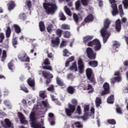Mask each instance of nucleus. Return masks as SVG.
I'll return each mask as SVG.
<instances>
[{
  "label": "nucleus",
  "mask_w": 128,
  "mask_h": 128,
  "mask_svg": "<svg viewBox=\"0 0 128 128\" xmlns=\"http://www.w3.org/2000/svg\"><path fill=\"white\" fill-rule=\"evenodd\" d=\"M94 38V36H86L83 38V42L84 44H86L88 46L94 47V50L95 52H98L102 48V44L100 42L98 39H94L92 41V40Z\"/></svg>",
  "instance_id": "nucleus-1"
},
{
  "label": "nucleus",
  "mask_w": 128,
  "mask_h": 128,
  "mask_svg": "<svg viewBox=\"0 0 128 128\" xmlns=\"http://www.w3.org/2000/svg\"><path fill=\"white\" fill-rule=\"evenodd\" d=\"M110 20L108 19H106L104 22V27L100 31L101 36L103 38L104 44H106L110 38V33L108 32L107 30L108 28H110Z\"/></svg>",
  "instance_id": "nucleus-2"
},
{
  "label": "nucleus",
  "mask_w": 128,
  "mask_h": 128,
  "mask_svg": "<svg viewBox=\"0 0 128 128\" xmlns=\"http://www.w3.org/2000/svg\"><path fill=\"white\" fill-rule=\"evenodd\" d=\"M43 8L48 14H54L58 10V6L56 4L44 2Z\"/></svg>",
  "instance_id": "nucleus-3"
},
{
  "label": "nucleus",
  "mask_w": 128,
  "mask_h": 128,
  "mask_svg": "<svg viewBox=\"0 0 128 128\" xmlns=\"http://www.w3.org/2000/svg\"><path fill=\"white\" fill-rule=\"evenodd\" d=\"M112 14L113 16H118L119 13L120 16L121 18H122L124 14L122 4H120L118 6V5L116 4H112Z\"/></svg>",
  "instance_id": "nucleus-4"
},
{
  "label": "nucleus",
  "mask_w": 128,
  "mask_h": 128,
  "mask_svg": "<svg viewBox=\"0 0 128 128\" xmlns=\"http://www.w3.org/2000/svg\"><path fill=\"white\" fill-rule=\"evenodd\" d=\"M86 76L88 80H90V82L93 84H96L94 76L92 74V68H88L86 70Z\"/></svg>",
  "instance_id": "nucleus-5"
},
{
  "label": "nucleus",
  "mask_w": 128,
  "mask_h": 128,
  "mask_svg": "<svg viewBox=\"0 0 128 128\" xmlns=\"http://www.w3.org/2000/svg\"><path fill=\"white\" fill-rule=\"evenodd\" d=\"M86 54L89 60H96V53L94 52L92 48L90 47L87 48L86 49Z\"/></svg>",
  "instance_id": "nucleus-6"
},
{
  "label": "nucleus",
  "mask_w": 128,
  "mask_h": 128,
  "mask_svg": "<svg viewBox=\"0 0 128 128\" xmlns=\"http://www.w3.org/2000/svg\"><path fill=\"white\" fill-rule=\"evenodd\" d=\"M76 106L72 104H68V108L65 109V112L66 116H72V114L76 110Z\"/></svg>",
  "instance_id": "nucleus-7"
},
{
  "label": "nucleus",
  "mask_w": 128,
  "mask_h": 128,
  "mask_svg": "<svg viewBox=\"0 0 128 128\" xmlns=\"http://www.w3.org/2000/svg\"><path fill=\"white\" fill-rule=\"evenodd\" d=\"M18 58L20 62H30V58L28 56H26V54L24 52H22L20 53L18 56Z\"/></svg>",
  "instance_id": "nucleus-8"
},
{
  "label": "nucleus",
  "mask_w": 128,
  "mask_h": 128,
  "mask_svg": "<svg viewBox=\"0 0 128 128\" xmlns=\"http://www.w3.org/2000/svg\"><path fill=\"white\" fill-rule=\"evenodd\" d=\"M78 64L79 74H82L84 72V64L82 59L80 58L78 60Z\"/></svg>",
  "instance_id": "nucleus-9"
},
{
  "label": "nucleus",
  "mask_w": 128,
  "mask_h": 128,
  "mask_svg": "<svg viewBox=\"0 0 128 128\" xmlns=\"http://www.w3.org/2000/svg\"><path fill=\"white\" fill-rule=\"evenodd\" d=\"M88 112H90V106L86 105L84 106V116L80 117V118H82L83 120H87L88 118V116H90Z\"/></svg>",
  "instance_id": "nucleus-10"
},
{
  "label": "nucleus",
  "mask_w": 128,
  "mask_h": 128,
  "mask_svg": "<svg viewBox=\"0 0 128 128\" xmlns=\"http://www.w3.org/2000/svg\"><path fill=\"white\" fill-rule=\"evenodd\" d=\"M103 88L104 90L102 92L101 94L102 96H106V94H110V84L108 82H105L103 84Z\"/></svg>",
  "instance_id": "nucleus-11"
},
{
  "label": "nucleus",
  "mask_w": 128,
  "mask_h": 128,
  "mask_svg": "<svg viewBox=\"0 0 128 128\" xmlns=\"http://www.w3.org/2000/svg\"><path fill=\"white\" fill-rule=\"evenodd\" d=\"M44 66L42 67L43 70H52V66H50V60L48 58L44 59Z\"/></svg>",
  "instance_id": "nucleus-12"
},
{
  "label": "nucleus",
  "mask_w": 128,
  "mask_h": 128,
  "mask_svg": "<svg viewBox=\"0 0 128 128\" xmlns=\"http://www.w3.org/2000/svg\"><path fill=\"white\" fill-rule=\"evenodd\" d=\"M115 26L116 32H120L122 30V22H120V20L118 19L116 21Z\"/></svg>",
  "instance_id": "nucleus-13"
},
{
  "label": "nucleus",
  "mask_w": 128,
  "mask_h": 128,
  "mask_svg": "<svg viewBox=\"0 0 128 128\" xmlns=\"http://www.w3.org/2000/svg\"><path fill=\"white\" fill-rule=\"evenodd\" d=\"M51 42L53 48H58L60 42V38L56 37L55 39H53L51 40Z\"/></svg>",
  "instance_id": "nucleus-14"
},
{
  "label": "nucleus",
  "mask_w": 128,
  "mask_h": 128,
  "mask_svg": "<svg viewBox=\"0 0 128 128\" xmlns=\"http://www.w3.org/2000/svg\"><path fill=\"white\" fill-rule=\"evenodd\" d=\"M32 127L33 128H46L44 126H42V124L40 122H36V121L34 122H31Z\"/></svg>",
  "instance_id": "nucleus-15"
},
{
  "label": "nucleus",
  "mask_w": 128,
  "mask_h": 128,
  "mask_svg": "<svg viewBox=\"0 0 128 128\" xmlns=\"http://www.w3.org/2000/svg\"><path fill=\"white\" fill-rule=\"evenodd\" d=\"M4 122H5L4 128H14L12 126H13L12 123V122H10V120H8V118H6L4 120Z\"/></svg>",
  "instance_id": "nucleus-16"
},
{
  "label": "nucleus",
  "mask_w": 128,
  "mask_h": 128,
  "mask_svg": "<svg viewBox=\"0 0 128 128\" xmlns=\"http://www.w3.org/2000/svg\"><path fill=\"white\" fill-rule=\"evenodd\" d=\"M42 74L44 78H48V76H50L49 78H54V76L52 75V74H50V72H48L42 71Z\"/></svg>",
  "instance_id": "nucleus-17"
},
{
  "label": "nucleus",
  "mask_w": 128,
  "mask_h": 128,
  "mask_svg": "<svg viewBox=\"0 0 128 128\" xmlns=\"http://www.w3.org/2000/svg\"><path fill=\"white\" fill-rule=\"evenodd\" d=\"M66 92L70 94H74L76 92V88L72 86H69L66 88Z\"/></svg>",
  "instance_id": "nucleus-18"
},
{
  "label": "nucleus",
  "mask_w": 128,
  "mask_h": 128,
  "mask_svg": "<svg viewBox=\"0 0 128 128\" xmlns=\"http://www.w3.org/2000/svg\"><path fill=\"white\" fill-rule=\"evenodd\" d=\"M94 20V16L91 14H89L85 18L84 22H92Z\"/></svg>",
  "instance_id": "nucleus-19"
},
{
  "label": "nucleus",
  "mask_w": 128,
  "mask_h": 128,
  "mask_svg": "<svg viewBox=\"0 0 128 128\" xmlns=\"http://www.w3.org/2000/svg\"><path fill=\"white\" fill-rule=\"evenodd\" d=\"M8 10H14L16 6V4H14V2H10L8 4Z\"/></svg>",
  "instance_id": "nucleus-20"
},
{
  "label": "nucleus",
  "mask_w": 128,
  "mask_h": 128,
  "mask_svg": "<svg viewBox=\"0 0 128 128\" xmlns=\"http://www.w3.org/2000/svg\"><path fill=\"white\" fill-rule=\"evenodd\" d=\"M88 64L92 68H96L98 66V62L96 60H90L88 62Z\"/></svg>",
  "instance_id": "nucleus-21"
},
{
  "label": "nucleus",
  "mask_w": 128,
  "mask_h": 128,
  "mask_svg": "<svg viewBox=\"0 0 128 128\" xmlns=\"http://www.w3.org/2000/svg\"><path fill=\"white\" fill-rule=\"evenodd\" d=\"M70 70H74V72H78V66L76 65V62H74L72 64V66L69 68Z\"/></svg>",
  "instance_id": "nucleus-22"
},
{
  "label": "nucleus",
  "mask_w": 128,
  "mask_h": 128,
  "mask_svg": "<svg viewBox=\"0 0 128 128\" xmlns=\"http://www.w3.org/2000/svg\"><path fill=\"white\" fill-rule=\"evenodd\" d=\"M13 26L16 34H20V32H22V29L20 28V27L18 26V25L14 24Z\"/></svg>",
  "instance_id": "nucleus-23"
},
{
  "label": "nucleus",
  "mask_w": 128,
  "mask_h": 128,
  "mask_svg": "<svg viewBox=\"0 0 128 128\" xmlns=\"http://www.w3.org/2000/svg\"><path fill=\"white\" fill-rule=\"evenodd\" d=\"M122 80V78L120 76L114 77L111 79L112 84H114L115 82H120Z\"/></svg>",
  "instance_id": "nucleus-24"
},
{
  "label": "nucleus",
  "mask_w": 128,
  "mask_h": 128,
  "mask_svg": "<svg viewBox=\"0 0 128 128\" xmlns=\"http://www.w3.org/2000/svg\"><path fill=\"white\" fill-rule=\"evenodd\" d=\"M28 84L31 88L34 86V80L32 78H28Z\"/></svg>",
  "instance_id": "nucleus-25"
},
{
  "label": "nucleus",
  "mask_w": 128,
  "mask_h": 128,
  "mask_svg": "<svg viewBox=\"0 0 128 128\" xmlns=\"http://www.w3.org/2000/svg\"><path fill=\"white\" fill-rule=\"evenodd\" d=\"M114 96L112 94L110 95L107 99L108 104H114Z\"/></svg>",
  "instance_id": "nucleus-26"
},
{
  "label": "nucleus",
  "mask_w": 128,
  "mask_h": 128,
  "mask_svg": "<svg viewBox=\"0 0 128 128\" xmlns=\"http://www.w3.org/2000/svg\"><path fill=\"white\" fill-rule=\"evenodd\" d=\"M39 28L41 32H44V30H46V26H44V23L42 21L40 22Z\"/></svg>",
  "instance_id": "nucleus-27"
},
{
  "label": "nucleus",
  "mask_w": 128,
  "mask_h": 128,
  "mask_svg": "<svg viewBox=\"0 0 128 128\" xmlns=\"http://www.w3.org/2000/svg\"><path fill=\"white\" fill-rule=\"evenodd\" d=\"M39 96L42 98H46V91L42 90L39 92Z\"/></svg>",
  "instance_id": "nucleus-28"
},
{
  "label": "nucleus",
  "mask_w": 128,
  "mask_h": 128,
  "mask_svg": "<svg viewBox=\"0 0 128 128\" xmlns=\"http://www.w3.org/2000/svg\"><path fill=\"white\" fill-rule=\"evenodd\" d=\"M75 8L76 10L80 12V0H77L75 3Z\"/></svg>",
  "instance_id": "nucleus-29"
},
{
  "label": "nucleus",
  "mask_w": 128,
  "mask_h": 128,
  "mask_svg": "<svg viewBox=\"0 0 128 128\" xmlns=\"http://www.w3.org/2000/svg\"><path fill=\"white\" fill-rule=\"evenodd\" d=\"M102 104V98L100 97H97L96 100V108H99Z\"/></svg>",
  "instance_id": "nucleus-30"
},
{
  "label": "nucleus",
  "mask_w": 128,
  "mask_h": 128,
  "mask_svg": "<svg viewBox=\"0 0 128 128\" xmlns=\"http://www.w3.org/2000/svg\"><path fill=\"white\" fill-rule=\"evenodd\" d=\"M12 34V30L10 29V26H8L7 29L6 30V38H8L10 36V34Z\"/></svg>",
  "instance_id": "nucleus-31"
},
{
  "label": "nucleus",
  "mask_w": 128,
  "mask_h": 128,
  "mask_svg": "<svg viewBox=\"0 0 128 128\" xmlns=\"http://www.w3.org/2000/svg\"><path fill=\"white\" fill-rule=\"evenodd\" d=\"M8 68L10 70H12V72H14V62H12V61H10L9 63L8 64Z\"/></svg>",
  "instance_id": "nucleus-32"
},
{
  "label": "nucleus",
  "mask_w": 128,
  "mask_h": 128,
  "mask_svg": "<svg viewBox=\"0 0 128 128\" xmlns=\"http://www.w3.org/2000/svg\"><path fill=\"white\" fill-rule=\"evenodd\" d=\"M56 80L57 84H58V86H64V81H62V80H60V78L57 77Z\"/></svg>",
  "instance_id": "nucleus-33"
},
{
  "label": "nucleus",
  "mask_w": 128,
  "mask_h": 128,
  "mask_svg": "<svg viewBox=\"0 0 128 128\" xmlns=\"http://www.w3.org/2000/svg\"><path fill=\"white\" fill-rule=\"evenodd\" d=\"M54 28V25L52 24H50L46 26V30L48 34H50Z\"/></svg>",
  "instance_id": "nucleus-34"
},
{
  "label": "nucleus",
  "mask_w": 128,
  "mask_h": 128,
  "mask_svg": "<svg viewBox=\"0 0 128 128\" xmlns=\"http://www.w3.org/2000/svg\"><path fill=\"white\" fill-rule=\"evenodd\" d=\"M56 35L58 36L57 38H62V30L60 29H57L56 31Z\"/></svg>",
  "instance_id": "nucleus-35"
},
{
  "label": "nucleus",
  "mask_w": 128,
  "mask_h": 128,
  "mask_svg": "<svg viewBox=\"0 0 128 128\" xmlns=\"http://www.w3.org/2000/svg\"><path fill=\"white\" fill-rule=\"evenodd\" d=\"M107 122L109 124H112V126L116 124V120L114 119H108L107 120Z\"/></svg>",
  "instance_id": "nucleus-36"
},
{
  "label": "nucleus",
  "mask_w": 128,
  "mask_h": 128,
  "mask_svg": "<svg viewBox=\"0 0 128 128\" xmlns=\"http://www.w3.org/2000/svg\"><path fill=\"white\" fill-rule=\"evenodd\" d=\"M58 16L60 18V20H66V18L64 16V14L62 12H60L59 13Z\"/></svg>",
  "instance_id": "nucleus-37"
},
{
  "label": "nucleus",
  "mask_w": 128,
  "mask_h": 128,
  "mask_svg": "<svg viewBox=\"0 0 128 128\" xmlns=\"http://www.w3.org/2000/svg\"><path fill=\"white\" fill-rule=\"evenodd\" d=\"M70 32L69 31L66 30L64 33V38H70Z\"/></svg>",
  "instance_id": "nucleus-38"
},
{
  "label": "nucleus",
  "mask_w": 128,
  "mask_h": 128,
  "mask_svg": "<svg viewBox=\"0 0 128 128\" xmlns=\"http://www.w3.org/2000/svg\"><path fill=\"white\" fill-rule=\"evenodd\" d=\"M30 120L32 122H36V117L34 116V112H32L30 114Z\"/></svg>",
  "instance_id": "nucleus-39"
},
{
  "label": "nucleus",
  "mask_w": 128,
  "mask_h": 128,
  "mask_svg": "<svg viewBox=\"0 0 128 128\" xmlns=\"http://www.w3.org/2000/svg\"><path fill=\"white\" fill-rule=\"evenodd\" d=\"M20 88L21 90H22L24 92L28 93V88L25 86L24 84H22L20 86Z\"/></svg>",
  "instance_id": "nucleus-40"
},
{
  "label": "nucleus",
  "mask_w": 128,
  "mask_h": 128,
  "mask_svg": "<svg viewBox=\"0 0 128 128\" xmlns=\"http://www.w3.org/2000/svg\"><path fill=\"white\" fill-rule=\"evenodd\" d=\"M87 90H89L88 91V94H92V92H94V88H92V86L90 84H88V88H87Z\"/></svg>",
  "instance_id": "nucleus-41"
},
{
  "label": "nucleus",
  "mask_w": 128,
  "mask_h": 128,
  "mask_svg": "<svg viewBox=\"0 0 128 128\" xmlns=\"http://www.w3.org/2000/svg\"><path fill=\"white\" fill-rule=\"evenodd\" d=\"M61 28H62V30H70V27L68 24H64L61 26Z\"/></svg>",
  "instance_id": "nucleus-42"
},
{
  "label": "nucleus",
  "mask_w": 128,
  "mask_h": 128,
  "mask_svg": "<svg viewBox=\"0 0 128 128\" xmlns=\"http://www.w3.org/2000/svg\"><path fill=\"white\" fill-rule=\"evenodd\" d=\"M6 52L5 50H3L2 56L1 60L2 62H4V60H6Z\"/></svg>",
  "instance_id": "nucleus-43"
},
{
  "label": "nucleus",
  "mask_w": 128,
  "mask_h": 128,
  "mask_svg": "<svg viewBox=\"0 0 128 128\" xmlns=\"http://www.w3.org/2000/svg\"><path fill=\"white\" fill-rule=\"evenodd\" d=\"M73 18L76 24H78V16L76 13L73 14Z\"/></svg>",
  "instance_id": "nucleus-44"
},
{
  "label": "nucleus",
  "mask_w": 128,
  "mask_h": 128,
  "mask_svg": "<svg viewBox=\"0 0 128 128\" xmlns=\"http://www.w3.org/2000/svg\"><path fill=\"white\" fill-rule=\"evenodd\" d=\"M12 44L14 48H16V44H18V40L16 38H14L12 40Z\"/></svg>",
  "instance_id": "nucleus-45"
},
{
  "label": "nucleus",
  "mask_w": 128,
  "mask_h": 128,
  "mask_svg": "<svg viewBox=\"0 0 128 128\" xmlns=\"http://www.w3.org/2000/svg\"><path fill=\"white\" fill-rule=\"evenodd\" d=\"M47 90L48 92H54V85H51L50 87L47 88Z\"/></svg>",
  "instance_id": "nucleus-46"
},
{
  "label": "nucleus",
  "mask_w": 128,
  "mask_h": 128,
  "mask_svg": "<svg viewBox=\"0 0 128 128\" xmlns=\"http://www.w3.org/2000/svg\"><path fill=\"white\" fill-rule=\"evenodd\" d=\"M4 40V34L2 32L0 34V44L2 43Z\"/></svg>",
  "instance_id": "nucleus-47"
},
{
  "label": "nucleus",
  "mask_w": 128,
  "mask_h": 128,
  "mask_svg": "<svg viewBox=\"0 0 128 128\" xmlns=\"http://www.w3.org/2000/svg\"><path fill=\"white\" fill-rule=\"evenodd\" d=\"M69 52L68 50V49L65 48L64 50H63V56H68Z\"/></svg>",
  "instance_id": "nucleus-48"
},
{
  "label": "nucleus",
  "mask_w": 128,
  "mask_h": 128,
  "mask_svg": "<svg viewBox=\"0 0 128 128\" xmlns=\"http://www.w3.org/2000/svg\"><path fill=\"white\" fill-rule=\"evenodd\" d=\"M82 6H86L88 4V0H81Z\"/></svg>",
  "instance_id": "nucleus-49"
},
{
  "label": "nucleus",
  "mask_w": 128,
  "mask_h": 128,
  "mask_svg": "<svg viewBox=\"0 0 128 128\" xmlns=\"http://www.w3.org/2000/svg\"><path fill=\"white\" fill-rule=\"evenodd\" d=\"M64 10H65L66 14H68V16L70 15V8H68V6H64Z\"/></svg>",
  "instance_id": "nucleus-50"
},
{
  "label": "nucleus",
  "mask_w": 128,
  "mask_h": 128,
  "mask_svg": "<svg viewBox=\"0 0 128 128\" xmlns=\"http://www.w3.org/2000/svg\"><path fill=\"white\" fill-rule=\"evenodd\" d=\"M122 4L124 5V8L126 9L128 8V0H124Z\"/></svg>",
  "instance_id": "nucleus-51"
},
{
  "label": "nucleus",
  "mask_w": 128,
  "mask_h": 128,
  "mask_svg": "<svg viewBox=\"0 0 128 128\" xmlns=\"http://www.w3.org/2000/svg\"><path fill=\"white\" fill-rule=\"evenodd\" d=\"M76 112L77 114H79V115L82 114V108H80V106H77Z\"/></svg>",
  "instance_id": "nucleus-52"
},
{
  "label": "nucleus",
  "mask_w": 128,
  "mask_h": 128,
  "mask_svg": "<svg viewBox=\"0 0 128 128\" xmlns=\"http://www.w3.org/2000/svg\"><path fill=\"white\" fill-rule=\"evenodd\" d=\"M42 104L44 108H48V106H50V104H48V103L46 101H42Z\"/></svg>",
  "instance_id": "nucleus-53"
},
{
  "label": "nucleus",
  "mask_w": 128,
  "mask_h": 128,
  "mask_svg": "<svg viewBox=\"0 0 128 128\" xmlns=\"http://www.w3.org/2000/svg\"><path fill=\"white\" fill-rule=\"evenodd\" d=\"M74 126H76V128H82V124H80V122H74Z\"/></svg>",
  "instance_id": "nucleus-54"
},
{
  "label": "nucleus",
  "mask_w": 128,
  "mask_h": 128,
  "mask_svg": "<svg viewBox=\"0 0 128 128\" xmlns=\"http://www.w3.org/2000/svg\"><path fill=\"white\" fill-rule=\"evenodd\" d=\"M116 112L117 114H122V108H120V107H117Z\"/></svg>",
  "instance_id": "nucleus-55"
},
{
  "label": "nucleus",
  "mask_w": 128,
  "mask_h": 128,
  "mask_svg": "<svg viewBox=\"0 0 128 128\" xmlns=\"http://www.w3.org/2000/svg\"><path fill=\"white\" fill-rule=\"evenodd\" d=\"M26 4L28 8H32V1L29 0L26 2Z\"/></svg>",
  "instance_id": "nucleus-56"
},
{
  "label": "nucleus",
  "mask_w": 128,
  "mask_h": 128,
  "mask_svg": "<svg viewBox=\"0 0 128 128\" xmlns=\"http://www.w3.org/2000/svg\"><path fill=\"white\" fill-rule=\"evenodd\" d=\"M72 104L73 106H78V100H76V99H72Z\"/></svg>",
  "instance_id": "nucleus-57"
},
{
  "label": "nucleus",
  "mask_w": 128,
  "mask_h": 128,
  "mask_svg": "<svg viewBox=\"0 0 128 128\" xmlns=\"http://www.w3.org/2000/svg\"><path fill=\"white\" fill-rule=\"evenodd\" d=\"M20 120L22 124H28V121L26 120L24 118H21Z\"/></svg>",
  "instance_id": "nucleus-58"
},
{
  "label": "nucleus",
  "mask_w": 128,
  "mask_h": 128,
  "mask_svg": "<svg viewBox=\"0 0 128 128\" xmlns=\"http://www.w3.org/2000/svg\"><path fill=\"white\" fill-rule=\"evenodd\" d=\"M66 46V42L64 40H62L60 44V48Z\"/></svg>",
  "instance_id": "nucleus-59"
},
{
  "label": "nucleus",
  "mask_w": 128,
  "mask_h": 128,
  "mask_svg": "<svg viewBox=\"0 0 128 128\" xmlns=\"http://www.w3.org/2000/svg\"><path fill=\"white\" fill-rule=\"evenodd\" d=\"M120 44H118V41L114 42L113 44V46H116V48H118V46H120Z\"/></svg>",
  "instance_id": "nucleus-60"
},
{
  "label": "nucleus",
  "mask_w": 128,
  "mask_h": 128,
  "mask_svg": "<svg viewBox=\"0 0 128 128\" xmlns=\"http://www.w3.org/2000/svg\"><path fill=\"white\" fill-rule=\"evenodd\" d=\"M74 56H72L71 57H70L68 59V61L70 62H74Z\"/></svg>",
  "instance_id": "nucleus-61"
},
{
  "label": "nucleus",
  "mask_w": 128,
  "mask_h": 128,
  "mask_svg": "<svg viewBox=\"0 0 128 128\" xmlns=\"http://www.w3.org/2000/svg\"><path fill=\"white\" fill-rule=\"evenodd\" d=\"M128 20V19L124 17L122 18V24H126V21Z\"/></svg>",
  "instance_id": "nucleus-62"
},
{
  "label": "nucleus",
  "mask_w": 128,
  "mask_h": 128,
  "mask_svg": "<svg viewBox=\"0 0 128 128\" xmlns=\"http://www.w3.org/2000/svg\"><path fill=\"white\" fill-rule=\"evenodd\" d=\"M46 78V84L48 86V84H50V82H52V80L48 78Z\"/></svg>",
  "instance_id": "nucleus-63"
},
{
  "label": "nucleus",
  "mask_w": 128,
  "mask_h": 128,
  "mask_svg": "<svg viewBox=\"0 0 128 128\" xmlns=\"http://www.w3.org/2000/svg\"><path fill=\"white\" fill-rule=\"evenodd\" d=\"M18 114L20 118V119L24 118V114H22V112H18Z\"/></svg>",
  "instance_id": "nucleus-64"
}]
</instances>
